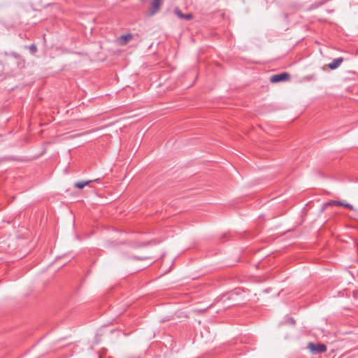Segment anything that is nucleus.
Returning a JSON list of instances; mask_svg holds the SVG:
<instances>
[{
    "instance_id": "obj_1",
    "label": "nucleus",
    "mask_w": 358,
    "mask_h": 358,
    "mask_svg": "<svg viewBox=\"0 0 358 358\" xmlns=\"http://www.w3.org/2000/svg\"><path fill=\"white\" fill-rule=\"evenodd\" d=\"M308 349L313 354L322 353L327 350V346L322 343H308L307 345Z\"/></svg>"
},
{
    "instance_id": "obj_2",
    "label": "nucleus",
    "mask_w": 358,
    "mask_h": 358,
    "mask_svg": "<svg viewBox=\"0 0 358 358\" xmlns=\"http://www.w3.org/2000/svg\"><path fill=\"white\" fill-rule=\"evenodd\" d=\"M289 75L287 73L274 75L271 77L270 80L271 83H278L280 81L286 80L289 78Z\"/></svg>"
},
{
    "instance_id": "obj_8",
    "label": "nucleus",
    "mask_w": 358,
    "mask_h": 358,
    "mask_svg": "<svg viewBox=\"0 0 358 358\" xmlns=\"http://www.w3.org/2000/svg\"><path fill=\"white\" fill-rule=\"evenodd\" d=\"M339 206H344L345 208H348L350 210H354V207L350 204V203H345L343 201H341L340 203H338Z\"/></svg>"
},
{
    "instance_id": "obj_3",
    "label": "nucleus",
    "mask_w": 358,
    "mask_h": 358,
    "mask_svg": "<svg viewBox=\"0 0 358 358\" xmlns=\"http://www.w3.org/2000/svg\"><path fill=\"white\" fill-rule=\"evenodd\" d=\"M162 0H152L150 13L151 15H155L160 8Z\"/></svg>"
},
{
    "instance_id": "obj_9",
    "label": "nucleus",
    "mask_w": 358,
    "mask_h": 358,
    "mask_svg": "<svg viewBox=\"0 0 358 358\" xmlns=\"http://www.w3.org/2000/svg\"><path fill=\"white\" fill-rule=\"evenodd\" d=\"M341 201H330L324 204V207L328 206H339L338 203H340Z\"/></svg>"
},
{
    "instance_id": "obj_7",
    "label": "nucleus",
    "mask_w": 358,
    "mask_h": 358,
    "mask_svg": "<svg viewBox=\"0 0 358 358\" xmlns=\"http://www.w3.org/2000/svg\"><path fill=\"white\" fill-rule=\"evenodd\" d=\"M92 182V180H88L85 182H78L75 184V186L79 189H82L88 184H90Z\"/></svg>"
},
{
    "instance_id": "obj_5",
    "label": "nucleus",
    "mask_w": 358,
    "mask_h": 358,
    "mask_svg": "<svg viewBox=\"0 0 358 358\" xmlns=\"http://www.w3.org/2000/svg\"><path fill=\"white\" fill-rule=\"evenodd\" d=\"M342 61V58H338L336 59H334L331 63L329 64V67L331 69H335L341 65Z\"/></svg>"
},
{
    "instance_id": "obj_10",
    "label": "nucleus",
    "mask_w": 358,
    "mask_h": 358,
    "mask_svg": "<svg viewBox=\"0 0 358 358\" xmlns=\"http://www.w3.org/2000/svg\"><path fill=\"white\" fill-rule=\"evenodd\" d=\"M32 52H36V48L35 45H31V48H30Z\"/></svg>"
},
{
    "instance_id": "obj_4",
    "label": "nucleus",
    "mask_w": 358,
    "mask_h": 358,
    "mask_svg": "<svg viewBox=\"0 0 358 358\" xmlns=\"http://www.w3.org/2000/svg\"><path fill=\"white\" fill-rule=\"evenodd\" d=\"M174 13L180 19L190 20L193 18V15L192 14H182V12L178 8H176L174 10Z\"/></svg>"
},
{
    "instance_id": "obj_6",
    "label": "nucleus",
    "mask_w": 358,
    "mask_h": 358,
    "mask_svg": "<svg viewBox=\"0 0 358 358\" xmlns=\"http://www.w3.org/2000/svg\"><path fill=\"white\" fill-rule=\"evenodd\" d=\"M131 38H132V36L131 34L122 36L119 38L120 43L122 45H124L127 43V41H130Z\"/></svg>"
}]
</instances>
